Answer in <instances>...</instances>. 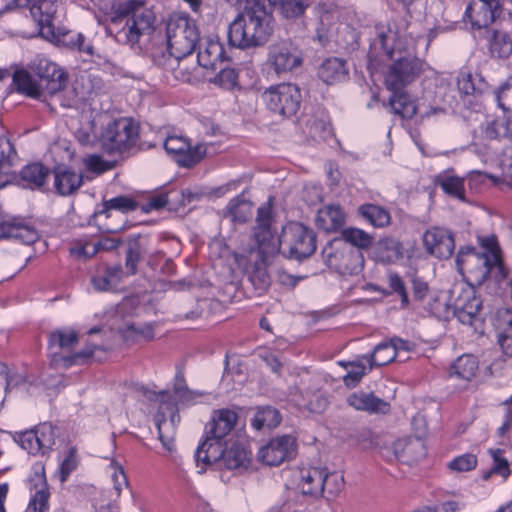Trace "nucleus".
Returning <instances> with one entry per match:
<instances>
[{
	"label": "nucleus",
	"instance_id": "1",
	"mask_svg": "<svg viewBox=\"0 0 512 512\" xmlns=\"http://www.w3.org/2000/svg\"><path fill=\"white\" fill-rule=\"evenodd\" d=\"M238 14L228 29L229 44L248 49L265 44L274 31L272 5L285 19L301 17L310 0H239Z\"/></svg>",
	"mask_w": 512,
	"mask_h": 512
},
{
	"label": "nucleus",
	"instance_id": "2",
	"mask_svg": "<svg viewBox=\"0 0 512 512\" xmlns=\"http://www.w3.org/2000/svg\"><path fill=\"white\" fill-rule=\"evenodd\" d=\"M165 32L168 50L177 60L190 55L200 40L196 21L185 14L171 15Z\"/></svg>",
	"mask_w": 512,
	"mask_h": 512
},
{
	"label": "nucleus",
	"instance_id": "3",
	"mask_svg": "<svg viewBox=\"0 0 512 512\" xmlns=\"http://www.w3.org/2000/svg\"><path fill=\"white\" fill-rule=\"evenodd\" d=\"M116 14L119 17L130 16L119 35H123L125 42L131 46L137 44L142 36L149 35L154 29L155 15L141 2L128 1L120 4Z\"/></svg>",
	"mask_w": 512,
	"mask_h": 512
},
{
	"label": "nucleus",
	"instance_id": "4",
	"mask_svg": "<svg viewBox=\"0 0 512 512\" xmlns=\"http://www.w3.org/2000/svg\"><path fill=\"white\" fill-rule=\"evenodd\" d=\"M138 140L139 124L126 117L109 122L100 136L101 147L108 153L129 151Z\"/></svg>",
	"mask_w": 512,
	"mask_h": 512
},
{
	"label": "nucleus",
	"instance_id": "5",
	"mask_svg": "<svg viewBox=\"0 0 512 512\" xmlns=\"http://www.w3.org/2000/svg\"><path fill=\"white\" fill-rule=\"evenodd\" d=\"M283 254L291 259L301 260L310 257L316 250L315 232L299 222L287 224L280 236Z\"/></svg>",
	"mask_w": 512,
	"mask_h": 512
},
{
	"label": "nucleus",
	"instance_id": "6",
	"mask_svg": "<svg viewBox=\"0 0 512 512\" xmlns=\"http://www.w3.org/2000/svg\"><path fill=\"white\" fill-rule=\"evenodd\" d=\"M327 265L341 275H357L362 271L364 258L361 250L341 240H333L323 250Z\"/></svg>",
	"mask_w": 512,
	"mask_h": 512
},
{
	"label": "nucleus",
	"instance_id": "7",
	"mask_svg": "<svg viewBox=\"0 0 512 512\" xmlns=\"http://www.w3.org/2000/svg\"><path fill=\"white\" fill-rule=\"evenodd\" d=\"M423 67V62L417 57H399L384 72L385 87L391 92L404 90L421 75Z\"/></svg>",
	"mask_w": 512,
	"mask_h": 512
},
{
	"label": "nucleus",
	"instance_id": "8",
	"mask_svg": "<svg viewBox=\"0 0 512 512\" xmlns=\"http://www.w3.org/2000/svg\"><path fill=\"white\" fill-rule=\"evenodd\" d=\"M263 97L273 113L284 117L295 115L301 103L300 90L291 83L271 86L264 92Z\"/></svg>",
	"mask_w": 512,
	"mask_h": 512
},
{
	"label": "nucleus",
	"instance_id": "9",
	"mask_svg": "<svg viewBox=\"0 0 512 512\" xmlns=\"http://www.w3.org/2000/svg\"><path fill=\"white\" fill-rule=\"evenodd\" d=\"M34 99L40 98L44 93L53 95L66 84V75L54 62L40 58L34 68Z\"/></svg>",
	"mask_w": 512,
	"mask_h": 512
},
{
	"label": "nucleus",
	"instance_id": "10",
	"mask_svg": "<svg viewBox=\"0 0 512 512\" xmlns=\"http://www.w3.org/2000/svg\"><path fill=\"white\" fill-rule=\"evenodd\" d=\"M271 213L270 206H262L258 209L254 238L257 243V255L259 258H268L282 250L280 237L278 238L271 229Z\"/></svg>",
	"mask_w": 512,
	"mask_h": 512
},
{
	"label": "nucleus",
	"instance_id": "11",
	"mask_svg": "<svg viewBox=\"0 0 512 512\" xmlns=\"http://www.w3.org/2000/svg\"><path fill=\"white\" fill-rule=\"evenodd\" d=\"M342 477L332 473L328 474L319 468H308L301 470V481L299 486L304 495L319 496L328 488L330 494L338 492L341 488Z\"/></svg>",
	"mask_w": 512,
	"mask_h": 512
},
{
	"label": "nucleus",
	"instance_id": "12",
	"mask_svg": "<svg viewBox=\"0 0 512 512\" xmlns=\"http://www.w3.org/2000/svg\"><path fill=\"white\" fill-rule=\"evenodd\" d=\"M164 148L178 165L186 168L193 167L199 163L207 152L205 144H197L192 147L188 140L181 136H169L164 142Z\"/></svg>",
	"mask_w": 512,
	"mask_h": 512
},
{
	"label": "nucleus",
	"instance_id": "13",
	"mask_svg": "<svg viewBox=\"0 0 512 512\" xmlns=\"http://www.w3.org/2000/svg\"><path fill=\"white\" fill-rule=\"evenodd\" d=\"M456 265L460 273H467L477 281L485 279L489 275L491 267L500 266V264H494L488 254L476 252L472 247L459 250Z\"/></svg>",
	"mask_w": 512,
	"mask_h": 512
},
{
	"label": "nucleus",
	"instance_id": "14",
	"mask_svg": "<svg viewBox=\"0 0 512 512\" xmlns=\"http://www.w3.org/2000/svg\"><path fill=\"white\" fill-rule=\"evenodd\" d=\"M295 437L282 435L272 438L258 452L259 460L267 466H278L296 455Z\"/></svg>",
	"mask_w": 512,
	"mask_h": 512
},
{
	"label": "nucleus",
	"instance_id": "15",
	"mask_svg": "<svg viewBox=\"0 0 512 512\" xmlns=\"http://www.w3.org/2000/svg\"><path fill=\"white\" fill-rule=\"evenodd\" d=\"M303 57L297 47L289 42H277L269 46L268 64L273 71L280 75L300 67Z\"/></svg>",
	"mask_w": 512,
	"mask_h": 512
},
{
	"label": "nucleus",
	"instance_id": "16",
	"mask_svg": "<svg viewBox=\"0 0 512 512\" xmlns=\"http://www.w3.org/2000/svg\"><path fill=\"white\" fill-rule=\"evenodd\" d=\"M501 13L499 0H471L465 15L472 28L482 29L490 26Z\"/></svg>",
	"mask_w": 512,
	"mask_h": 512
},
{
	"label": "nucleus",
	"instance_id": "17",
	"mask_svg": "<svg viewBox=\"0 0 512 512\" xmlns=\"http://www.w3.org/2000/svg\"><path fill=\"white\" fill-rule=\"evenodd\" d=\"M377 38L372 42L369 50L370 63L383 61L384 58L393 59L396 49H399L400 35L390 26H376Z\"/></svg>",
	"mask_w": 512,
	"mask_h": 512
},
{
	"label": "nucleus",
	"instance_id": "18",
	"mask_svg": "<svg viewBox=\"0 0 512 512\" xmlns=\"http://www.w3.org/2000/svg\"><path fill=\"white\" fill-rule=\"evenodd\" d=\"M423 242L427 252L440 259H448L455 248L452 234L438 227L427 230L423 235Z\"/></svg>",
	"mask_w": 512,
	"mask_h": 512
},
{
	"label": "nucleus",
	"instance_id": "19",
	"mask_svg": "<svg viewBox=\"0 0 512 512\" xmlns=\"http://www.w3.org/2000/svg\"><path fill=\"white\" fill-rule=\"evenodd\" d=\"M179 415L173 403H164L161 405L156 417V425L159 433V439L168 451H172L176 425L179 422Z\"/></svg>",
	"mask_w": 512,
	"mask_h": 512
},
{
	"label": "nucleus",
	"instance_id": "20",
	"mask_svg": "<svg viewBox=\"0 0 512 512\" xmlns=\"http://www.w3.org/2000/svg\"><path fill=\"white\" fill-rule=\"evenodd\" d=\"M453 306L454 314L459 321L464 324H471L473 318L481 309L482 301L472 287H467L454 299Z\"/></svg>",
	"mask_w": 512,
	"mask_h": 512
},
{
	"label": "nucleus",
	"instance_id": "21",
	"mask_svg": "<svg viewBox=\"0 0 512 512\" xmlns=\"http://www.w3.org/2000/svg\"><path fill=\"white\" fill-rule=\"evenodd\" d=\"M347 404L357 411L369 414H387L390 411V403L375 396L373 393L357 391L347 397Z\"/></svg>",
	"mask_w": 512,
	"mask_h": 512
},
{
	"label": "nucleus",
	"instance_id": "22",
	"mask_svg": "<svg viewBox=\"0 0 512 512\" xmlns=\"http://www.w3.org/2000/svg\"><path fill=\"white\" fill-rule=\"evenodd\" d=\"M237 418V414L229 409L215 411L206 425V435L223 439L234 428Z\"/></svg>",
	"mask_w": 512,
	"mask_h": 512
},
{
	"label": "nucleus",
	"instance_id": "23",
	"mask_svg": "<svg viewBox=\"0 0 512 512\" xmlns=\"http://www.w3.org/2000/svg\"><path fill=\"white\" fill-rule=\"evenodd\" d=\"M223 55L224 48L220 42L206 39L199 44L198 64L205 69L215 70L218 64H222Z\"/></svg>",
	"mask_w": 512,
	"mask_h": 512
},
{
	"label": "nucleus",
	"instance_id": "24",
	"mask_svg": "<svg viewBox=\"0 0 512 512\" xmlns=\"http://www.w3.org/2000/svg\"><path fill=\"white\" fill-rule=\"evenodd\" d=\"M38 10L41 17L38 20L39 36L49 42L56 40L54 19L58 12V5L51 1H41Z\"/></svg>",
	"mask_w": 512,
	"mask_h": 512
},
{
	"label": "nucleus",
	"instance_id": "25",
	"mask_svg": "<svg viewBox=\"0 0 512 512\" xmlns=\"http://www.w3.org/2000/svg\"><path fill=\"white\" fill-rule=\"evenodd\" d=\"M224 454L222 439L206 435L205 440L196 451V461L202 462L204 465H211L219 461L223 462Z\"/></svg>",
	"mask_w": 512,
	"mask_h": 512
},
{
	"label": "nucleus",
	"instance_id": "26",
	"mask_svg": "<svg viewBox=\"0 0 512 512\" xmlns=\"http://www.w3.org/2000/svg\"><path fill=\"white\" fill-rule=\"evenodd\" d=\"M82 184V176L66 168L54 170V187L58 194L67 196L76 192Z\"/></svg>",
	"mask_w": 512,
	"mask_h": 512
},
{
	"label": "nucleus",
	"instance_id": "27",
	"mask_svg": "<svg viewBox=\"0 0 512 512\" xmlns=\"http://www.w3.org/2000/svg\"><path fill=\"white\" fill-rule=\"evenodd\" d=\"M347 74L346 63L340 58H328L318 68V77L329 85L343 81Z\"/></svg>",
	"mask_w": 512,
	"mask_h": 512
},
{
	"label": "nucleus",
	"instance_id": "28",
	"mask_svg": "<svg viewBox=\"0 0 512 512\" xmlns=\"http://www.w3.org/2000/svg\"><path fill=\"white\" fill-rule=\"evenodd\" d=\"M464 182L465 178L457 176L454 169H447L435 177V183L440 186L446 194L462 201L465 200Z\"/></svg>",
	"mask_w": 512,
	"mask_h": 512
},
{
	"label": "nucleus",
	"instance_id": "29",
	"mask_svg": "<svg viewBox=\"0 0 512 512\" xmlns=\"http://www.w3.org/2000/svg\"><path fill=\"white\" fill-rule=\"evenodd\" d=\"M316 222L323 230L333 232L344 225L345 214L339 205H327L319 209Z\"/></svg>",
	"mask_w": 512,
	"mask_h": 512
},
{
	"label": "nucleus",
	"instance_id": "30",
	"mask_svg": "<svg viewBox=\"0 0 512 512\" xmlns=\"http://www.w3.org/2000/svg\"><path fill=\"white\" fill-rule=\"evenodd\" d=\"M375 257L384 264L395 263L403 257V246L393 237L383 238L375 246Z\"/></svg>",
	"mask_w": 512,
	"mask_h": 512
},
{
	"label": "nucleus",
	"instance_id": "31",
	"mask_svg": "<svg viewBox=\"0 0 512 512\" xmlns=\"http://www.w3.org/2000/svg\"><path fill=\"white\" fill-rule=\"evenodd\" d=\"M2 237L14 238L25 244L32 243V227L27 219L14 218L0 225Z\"/></svg>",
	"mask_w": 512,
	"mask_h": 512
},
{
	"label": "nucleus",
	"instance_id": "32",
	"mask_svg": "<svg viewBox=\"0 0 512 512\" xmlns=\"http://www.w3.org/2000/svg\"><path fill=\"white\" fill-rule=\"evenodd\" d=\"M252 215V203L244 195L231 199L226 206L223 216L234 223H244Z\"/></svg>",
	"mask_w": 512,
	"mask_h": 512
},
{
	"label": "nucleus",
	"instance_id": "33",
	"mask_svg": "<svg viewBox=\"0 0 512 512\" xmlns=\"http://www.w3.org/2000/svg\"><path fill=\"white\" fill-rule=\"evenodd\" d=\"M392 93L389 99V106L392 112L404 119L413 118L417 113V106L414 100L404 90Z\"/></svg>",
	"mask_w": 512,
	"mask_h": 512
},
{
	"label": "nucleus",
	"instance_id": "34",
	"mask_svg": "<svg viewBox=\"0 0 512 512\" xmlns=\"http://www.w3.org/2000/svg\"><path fill=\"white\" fill-rule=\"evenodd\" d=\"M123 269L120 265L107 267L103 274L91 279L93 287L98 291H108L116 287L122 280Z\"/></svg>",
	"mask_w": 512,
	"mask_h": 512
},
{
	"label": "nucleus",
	"instance_id": "35",
	"mask_svg": "<svg viewBox=\"0 0 512 512\" xmlns=\"http://www.w3.org/2000/svg\"><path fill=\"white\" fill-rule=\"evenodd\" d=\"M250 462L249 452L240 444L233 443L225 449L223 464L228 469H239L247 467Z\"/></svg>",
	"mask_w": 512,
	"mask_h": 512
},
{
	"label": "nucleus",
	"instance_id": "36",
	"mask_svg": "<svg viewBox=\"0 0 512 512\" xmlns=\"http://www.w3.org/2000/svg\"><path fill=\"white\" fill-rule=\"evenodd\" d=\"M12 73V87L17 93L32 97V76L30 72L20 65L11 67Z\"/></svg>",
	"mask_w": 512,
	"mask_h": 512
},
{
	"label": "nucleus",
	"instance_id": "37",
	"mask_svg": "<svg viewBox=\"0 0 512 512\" xmlns=\"http://www.w3.org/2000/svg\"><path fill=\"white\" fill-rule=\"evenodd\" d=\"M478 369V361L472 355L460 356L452 365L451 375L457 378L470 380Z\"/></svg>",
	"mask_w": 512,
	"mask_h": 512
},
{
	"label": "nucleus",
	"instance_id": "38",
	"mask_svg": "<svg viewBox=\"0 0 512 512\" xmlns=\"http://www.w3.org/2000/svg\"><path fill=\"white\" fill-rule=\"evenodd\" d=\"M359 211L375 227H385L390 223L391 217L389 212L380 206L366 204L362 205Z\"/></svg>",
	"mask_w": 512,
	"mask_h": 512
},
{
	"label": "nucleus",
	"instance_id": "39",
	"mask_svg": "<svg viewBox=\"0 0 512 512\" xmlns=\"http://www.w3.org/2000/svg\"><path fill=\"white\" fill-rule=\"evenodd\" d=\"M281 421L280 413L277 409L267 406L259 409L253 419L252 425L260 430L262 428H274Z\"/></svg>",
	"mask_w": 512,
	"mask_h": 512
},
{
	"label": "nucleus",
	"instance_id": "40",
	"mask_svg": "<svg viewBox=\"0 0 512 512\" xmlns=\"http://www.w3.org/2000/svg\"><path fill=\"white\" fill-rule=\"evenodd\" d=\"M490 52L498 58H507L512 53V41L507 33L493 32L490 39Z\"/></svg>",
	"mask_w": 512,
	"mask_h": 512
},
{
	"label": "nucleus",
	"instance_id": "41",
	"mask_svg": "<svg viewBox=\"0 0 512 512\" xmlns=\"http://www.w3.org/2000/svg\"><path fill=\"white\" fill-rule=\"evenodd\" d=\"M395 357V348L386 341L378 344L372 355L370 357H366V359L370 364L369 369L371 370L373 366H383L390 363L395 359Z\"/></svg>",
	"mask_w": 512,
	"mask_h": 512
},
{
	"label": "nucleus",
	"instance_id": "42",
	"mask_svg": "<svg viewBox=\"0 0 512 512\" xmlns=\"http://www.w3.org/2000/svg\"><path fill=\"white\" fill-rule=\"evenodd\" d=\"M34 438L38 444V449L42 455H45L54 445L55 433L50 423H43L34 428Z\"/></svg>",
	"mask_w": 512,
	"mask_h": 512
},
{
	"label": "nucleus",
	"instance_id": "43",
	"mask_svg": "<svg viewBox=\"0 0 512 512\" xmlns=\"http://www.w3.org/2000/svg\"><path fill=\"white\" fill-rule=\"evenodd\" d=\"M342 242L357 249L368 248L372 243V237L357 228H348L342 232Z\"/></svg>",
	"mask_w": 512,
	"mask_h": 512
},
{
	"label": "nucleus",
	"instance_id": "44",
	"mask_svg": "<svg viewBox=\"0 0 512 512\" xmlns=\"http://www.w3.org/2000/svg\"><path fill=\"white\" fill-rule=\"evenodd\" d=\"M64 45L72 50H77L79 53L85 54L88 57L96 55L94 46L82 33L66 35L64 38Z\"/></svg>",
	"mask_w": 512,
	"mask_h": 512
},
{
	"label": "nucleus",
	"instance_id": "45",
	"mask_svg": "<svg viewBox=\"0 0 512 512\" xmlns=\"http://www.w3.org/2000/svg\"><path fill=\"white\" fill-rule=\"evenodd\" d=\"M267 258H260L256 261L253 270L250 272V280L259 290H265L270 284V277L266 271Z\"/></svg>",
	"mask_w": 512,
	"mask_h": 512
},
{
	"label": "nucleus",
	"instance_id": "46",
	"mask_svg": "<svg viewBox=\"0 0 512 512\" xmlns=\"http://www.w3.org/2000/svg\"><path fill=\"white\" fill-rule=\"evenodd\" d=\"M142 248L139 242V237H135L129 242L125 267L129 275H134L137 272V265L140 261Z\"/></svg>",
	"mask_w": 512,
	"mask_h": 512
},
{
	"label": "nucleus",
	"instance_id": "47",
	"mask_svg": "<svg viewBox=\"0 0 512 512\" xmlns=\"http://www.w3.org/2000/svg\"><path fill=\"white\" fill-rule=\"evenodd\" d=\"M50 342L61 349H70L78 343V335L74 330H57L51 334Z\"/></svg>",
	"mask_w": 512,
	"mask_h": 512
},
{
	"label": "nucleus",
	"instance_id": "48",
	"mask_svg": "<svg viewBox=\"0 0 512 512\" xmlns=\"http://www.w3.org/2000/svg\"><path fill=\"white\" fill-rule=\"evenodd\" d=\"M489 454L493 459L492 472H496L497 475L507 479L511 471L509 462L504 457V451L502 449H489Z\"/></svg>",
	"mask_w": 512,
	"mask_h": 512
},
{
	"label": "nucleus",
	"instance_id": "49",
	"mask_svg": "<svg viewBox=\"0 0 512 512\" xmlns=\"http://www.w3.org/2000/svg\"><path fill=\"white\" fill-rule=\"evenodd\" d=\"M15 160L16 152L11 142L4 137H0V170L7 171L13 166Z\"/></svg>",
	"mask_w": 512,
	"mask_h": 512
},
{
	"label": "nucleus",
	"instance_id": "50",
	"mask_svg": "<svg viewBox=\"0 0 512 512\" xmlns=\"http://www.w3.org/2000/svg\"><path fill=\"white\" fill-rule=\"evenodd\" d=\"M104 213H108L109 210H119L122 212L133 211L137 208V203L130 197L118 196L110 200H106L103 203Z\"/></svg>",
	"mask_w": 512,
	"mask_h": 512
},
{
	"label": "nucleus",
	"instance_id": "51",
	"mask_svg": "<svg viewBox=\"0 0 512 512\" xmlns=\"http://www.w3.org/2000/svg\"><path fill=\"white\" fill-rule=\"evenodd\" d=\"M213 82L224 89L231 90L238 83V74L234 68H221L214 77Z\"/></svg>",
	"mask_w": 512,
	"mask_h": 512
},
{
	"label": "nucleus",
	"instance_id": "52",
	"mask_svg": "<svg viewBox=\"0 0 512 512\" xmlns=\"http://www.w3.org/2000/svg\"><path fill=\"white\" fill-rule=\"evenodd\" d=\"M486 136L490 139L510 137V126L504 118L496 119L488 124L485 130Z\"/></svg>",
	"mask_w": 512,
	"mask_h": 512
},
{
	"label": "nucleus",
	"instance_id": "53",
	"mask_svg": "<svg viewBox=\"0 0 512 512\" xmlns=\"http://www.w3.org/2000/svg\"><path fill=\"white\" fill-rule=\"evenodd\" d=\"M110 467L112 469V481L115 496L119 497L123 488L128 487L127 477L122 466L115 460H111Z\"/></svg>",
	"mask_w": 512,
	"mask_h": 512
},
{
	"label": "nucleus",
	"instance_id": "54",
	"mask_svg": "<svg viewBox=\"0 0 512 512\" xmlns=\"http://www.w3.org/2000/svg\"><path fill=\"white\" fill-rule=\"evenodd\" d=\"M477 457L474 454H464L453 459L448 467L457 472H467L476 468Z\"/></svg>",
	"mask_w": 512,
	"mask_h": 512
},
{
	"label": "nucleus",
	"instance_id": "55",
	"mask_svg": "<svg viewBox=\"0 0 512 512\" xmlns=\"http://www.w3.org/2000/svg\"><path fill=\"white\" fill-rule=\"evenodd\" d=\"M497 101L501 109L512 113V79L505 82L497 91Z\"/></svg>",
	"mask_w": 512,
	"mask_h": 512
},
{
	"label": "nucleus",
	"instance_id": "56",
	"mask_svg": "<svg viewBox=\"0 0 512 512\" xmlns=\"http://www.w3.org/2000/svg\"><path fill=\"white\" fill-rule=\"evenodd\" d=\"M351 369L343 377V381L347 387H355L365 374V366L362 363H348Z\"/></svg>",
	"mask_w": 512,
	"mask_h": 512
},
{
	"label": "nucleus",
	"instance_id": "57",
	"mask_svg": "<svg viewBox=\"0 0 512 512\" xmlns=\"http://www.w3.org/2000/svg\"><path fill=\"white\" fill-rule=\"evenodd\" d=\"M49 497L50 493L47 488V483L44 480L42 487L34 495V512H48Z\"/></svg>",
	"mask_w": 512,
	"mask_h": 512
},
{
	"label": "nucleus",
	"instance_id": "58",
	"mask_svg": "<svg viewBox=\"0 0 512 512\" xmlns=\"http://www.w3.org/2000/svg\"><path fill=\"white\" fill-rule=\"evenodd\" d=\"M84 163L89 171L103 173L113 168L110 162L104 161L100 156L90 155L84 159Z\"/></svg>",
	"mask_w": 512,
	"mask_h": 512
},
{
	"label": "nucleus",
	"instance_id": "59",
	"mask_svg": "<svg viewBox=\"0 0 512 512\" xmlns=\"http://www.w3.org/2000/svg\"><path fill=\"white\" fill-rule=\"evenodd\" d=\"M403 453L406 455H410L413 453H416V455L413 457L414 461H417L425 456V449L423 442L418 439H409L403 448Z\"/></svg>",
	"mask_w": 512,
	"mask_h": 512
},
{
	"label": "nucleus",
	"instance_id": "60",
	"mask_svg": "<svg viewBox=\"0 0 512 512\" xmlns=\"http://www.w3.org/2000/svg\"><path fill=\"white\" fill-rule=\"evenodd\" d=\"M498 342L503 353L512 357V321L508 323L503 332L499 335Z\"/></svg>",
	"mask_w": 512,
	"mask_h": 512
},
{
	"label": "nucleus",
	"instance_id": "61",
	"mask_svg": "<svg viewBox=\"0 0 512 512\" xmlns=\"http://www.w3.org/2000/svg\"><path fill=\"white\" fill-rule=\"evenodd\" d=\"M482 246L486 249V254H488V256L493 260V263L501 265L502 259L500 255V248L495 237L483 239Z\"/></svg>",
	"mask_w": 512,
	"mask_h": 512
},
{
	"label": "nucleus",
	"instance_id": "62",
	"mask_svg": "<svg viewBox=\"0 0 512 512\" xmlns=\"http://www.w3.org/2000/svg\"><path fill=\"white\" fill-rule=\"evenodd\" d=\"M126 337H143L145 339H152L154 336L153 329L150 325L143 327H136L135 324H127L125 329Z\"/></svg>",
	"mask_w": 512,
	"mask_h": 512
},
{
	"label": "nucleus",
	"instance_id": "63",
	"mask_svg": "<svg viewBox=\"0 0 512 512\" xmlns=\"http://www.w3.org/2000/svg\"><path fill=\"white\" fill-rule=\"evenodd\" d=\"M76 451L72 448L69 455L64 459L60 468V479L62 482L66 481L68 475L77 467Z\"/></svg>",
	"mask_w": 512,
	"mask_h": 512
},
{
	"label": "nucleus",
	"instance_id": "64",
	"mask_svg": "<svg viewBox=\"0 0 512 512\" xmlns=\"http://www.w3.org/2000/svg\"><path fill=\"white\" fill-rule=\"evenodd\" d=\"M94 350H95L94 345H88L83 350H81L77 353H74L71 356L65 357L64 361L67 366L83 363L93 355Z\"/></svg>",
	"mask_w": 512,
	"mask_h": 512
}]
</instances>
